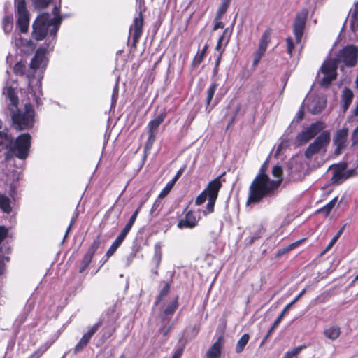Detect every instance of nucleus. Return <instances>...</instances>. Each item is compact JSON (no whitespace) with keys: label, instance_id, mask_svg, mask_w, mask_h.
<instances>
[{"label":"nucleus","instance_id":"obj_1","mask_svg":"<svg viewBox=\"0 0 358 358\" xmlns=\"http://www.w3.org/2000/svg\"><path fill=\"white\" fill-rule=\"evenodd\" d=\"M268 164L265 162L260 167L259 173L250 185L246 205L257 204L264 199L274 196L280 185V180H271L266 173Z\"/></svg>","mask_w":358,"mask_h":358},{"label":"nucleus","instance_id":"obj_2","mask_svg":"<svg viewBox=\"0 0 358 358\" xmlns=\"http://www.w3.org/2000/svg\"><path fill=\"white\" fill-rule=\"evenodd\" d=\"M62 22L60 16L50 18L48 13H43L37 16L32 25V37L36 41L43 40L48 33L50 27L52 28L50 29V36L55 37L59 30V24Z\"/></svg>","mask_w":358,"mask_h":358},{"label":"nucleus","instance_id":"obj_3","mask_svg":"<svg viewBox=\"0 0 358 358\" xmlns=\"http://www.w3.org/2000/svg\"><path fill=\"white\" fill-rule=\"evenodd\" d=\"M225 175V172L210 181L206 187L196 196L195 205L201 206L208 200L206 209L202 213L204 216L214 212L215 205L218 197V194L222 187L221 178Z\"/></svg>","mask_w":358,"mask_h":358},{"label":"nucleus","instance_id":"obj_4","mask_svg":"<svg viewBox=\"0 0 358 358\" xmlns=\"http://www.w3.org/2000/svg\"><path fill=\"white\" fill-rule=\"evenodd\" d=\"M10 113L13 127L16 131L29 130L34 127L35 111L31 103H26L23 111L17 108L10 110Z\"/></svg>","mask_w":358,"mask_h":358},{"label":"nucleus","instance_id":"obj_5","mask_svg":"<svg viewBox=\"0 0 358 358\" xmlns=\"http://www.w3.org/2000/svg\"><path fill=\"white\" fill-rule=\"evenodd\" d=\"M31 136L29 133L20 134L15 140L10 144L9 152L19 159H26L30 152L31 147Z\"/></svg>","mask_w":358,"mask_h":358},{"label":"nucleus","instance_id":"obj_6","mask_svg":"<svg viewBox=\"0 0 358 358\" xmlns=\"http://www.w3.org/2000/svg\"><path fill=\"white\" fill-rule=\"evenodd\" d=\"M331 137L329 131H322L315 139L311 143L305 150L304 155L306 159H310L313 156L320 152L325 153L327 147L330 143Z\"/></svg>","mask_w":358,"mask_h":358},{"label":"nucleus","instance_id":"obj_7","mask_svg":"<svg viewBox=\"0 0 358 358\" xmlns=\"http://www.w3.org/2000/svg\"><path fill=\"white\" fill-rule=\"evenodd\" d=\"M336 62L342 63L347 67H354L358 61V48L354 45L343 47L335 58Z\"/></svg>","mask_w":358,"mask_h":358},{"label":"nucleus","instance_id":"obj_8","mask_svg":"<svg viewBox=\"0 0 358 358\" xmlns=\"http://www.w3.org/2000/svg\"><path fill=\"white\" fill-rule=\"evenodd\" d=\"M338 63L336 59L334 60H325L321 67L320 71L324 74V77L321 79L320 84L322 87H329L331 83L336 80L337 77V68Z\"/></svg>","mask_w":358,"mask_h":358},{"label":"nucleus","instance_id":"obj_9","mask_svg":"<svg viewBox=\"0 0 358 358\" xmlns=\"http://www.w3.org/2000/svg\"><path fill=\"white\" fill-rule=\"evenodd\" d=\"M325 124L322 121L312 123L308 127L302 130L296 136V141L299 145H303L315 138L323 129Z\"/></svg>","mask_w":358,"mask_h":358},{"label":"nucleus","instance_id":"obj_10","mask_svg":"<svg viewBox=\"0 0 358 358\" xmlns=\"http://www.w3.org/2000/svg\"><path fill=\"white\" fill-rule=\"evenodd\" d=\"M101 234H99L96 236V238L93 241L89 248L87 249L86 253L80 261V266L79 268V273H83L89 266L92 260L95 255L96 250L99 248L101 245Z\"/></svg>","mask_w":358,"mask_h":358},{"label":"nucleus","instance_id":"obj_11","mask_svg":"<svg viewBox=\"0 0 358 358\" xmlns=\"http://www.w3.org/2000/svg\"><path fill=\"white\" fill-rule=\"evenodd\" d=\"M307 15L308 12L304 9L298 13L294 19L293 24V33L296 43H299L301 41L307 20Z\"/></svg>","mask_w":358,"mask_h":358},{"label":"nucleus","instance_id":"obj_12","mask_svg":"<svg viewBox=\"0 0 358 358\" xmlns=\"http://www.w3.org/2000/svg\"><path fill=\"white\" fill-rule=\"evenodd\" d=\"M348 129L342 128L336 131L334 137V144L336 146L334 154L338 156L348 145Z\"/></svg>","mask_w":358,"mask_h":358},{"label":"nucleus","instance_id":"obj_13","mask_svg":"<svg viewBox=\"0 0 358 358\" xmlns=\"http://www.w3.org/2000/svg\"><path fill=\"white\" fill-rule=\"evenodd\" d=\"M143 17L140 12L137 17H134L130 27V33L132 32V47L136 48L139 39L143 34Z\"/></svg>","mask_w":358,"mask_h":358},{"label":"nucleus","instance_id":"obj_14","mask_svg":"<svg viewBox=\"0 0 358 358\" xmlns=\"http://www.w3.org/2000/svg\"><path fill=\"white\" fill-rule=\"evenodd\" d=\"M101 325L102 321L99 320L98 322H96L92 327H91L87 332L83 335L80 340L74 347L73 352L75 354L81 352L88 345L92 337L98 331V329Z\"/></svg>","mask_w":358,"mask_h":358},{"label":"nucleus","instance_id":"obj_15","mask_svg":"<svg viewBox=\"0 0 358 358\" xmlns=\"http://www.w3.org/2000/svg\"><path fill=\"white\" fill-rule=\"evenodd\" d=\"M201 218V216L199 215H196V213L194 210H189L186 211L185 217L178 221L177 227L180 229H193L198 225V222Z\"/></svg>","mask_w":358,"mask_h":358},{"label":"nucleus","instance_id":"obj_16","mask_svg":"<svg viewBox=\"0 0 358 358\" xmlns=\"http://www.w3.org/2000/svg\"><path fill=\"white\" fill-rule=\"evenodd\" d=\"M224 344V336L220 335L207 350L205 355V358H221Z\"/></svg>","mask_w":358,"mask_h":358},{"label":"nucleus","instance_id":"obj_17","mask_svg":"<svg viewBox=\"0 0 358 358\" xmlns=\"http://www.w3.org/2000/svg\"><path fill=\"white\" fill-rule=\"evenodd\" d=\"M15 13L17 15L16 24L20 32H27L29 26V13L27 8L15 10Z\"/></svg>","mask_w":358,"mask_h":358},{"label":"nucleus","instance_id":"obj_18","mask_svg":"<svg viewBox=\"0 0 358 358\" xmlns=\"http://www.w3.org/2000/svg\"><path fill=\"white\" fill-rule=\"evenodd\" d=\"M3 94L10 101V103L8 105V109L9 111L18 108L19 99L14 87L12 86L5 87L3 89Z\"/></svg>","mask_w":358,"mask_h":358},{"label":"nucleus","instance_id":"obj_19","mask_svg":"<svg viewBox=\"0 0 358 358\" xmlns=\"http://www.w3.org/2000/svg\"><path fill=\"white\" fill-rule=\"evenodd\" d=\"M46 50L43 48H39L36 50L34 56L31 60L29 66L36 71L38 69L45 60Z\"/></svg>","mask_w":358,"mask_h":358},{"label":"nucleus","instance_id":"obj_20","mask_svg":"<svg viewBox=\"0 0 358 358\" xmlns=\"http://www.w3.org/2000/svg\"><path fill=\"white\" fill-rule=\"evenodd\" d=\"M346 166V164L336 166L331 179L333 184L339 185L342 182L343 179L348 178V176H345V173H343V171L345 169Z\"/></svg>","mask_w":358,"mask_h":358},{"label":"nucleus","instance_id":"obj_21","mask_svg":"<svg viewBox=\"0 0 358 358\" xmlns=\"http://www.w3.org/2000/svg\"><path fill=\"white\" fill-rule=\"evenodd\" d=\"M354 97V94L352 90L348 87H345L342 91L341 101L343 103L342 107L344 112H345L350 104L352 103Z\"/></svg>","mask_w":358,"mask_h":358},{"label":"nucleus","instance_id":"obj_22","mask_svg":"<svg viewBox=\"0 0 358 358\" xmlns=\"http://www.w3.org/2000/svg\"><path fill=\"white\" fill-rule=\"evenodd\" d=\"M341 334V327L336 324L331 325L328 328L324 329L323 331L324 336L331 341L336 340L340 336Z\"/></svg>","mask_w":358,"mask_h":358},{"label":"nucleus","instance_id":"obj_23","mask_svg":"<svg viewBox=\"0 0 358 358\" xmlns=\"http://www.w3.org/2000/svg\"><path fill=\"white\" fill-rule=\"evenodd\" d=\"M288 310V309L285 307L283 310L280 313V314L278 316V317L276 318V320L274 321L273 324H272V326L271 327V328L269 329V330L268 331L267 334L265 335V336L264 337V338L262 339L261 343H260V345H263L268 340V338H269V336H271V334L273 333V331H274V329L278 326V324L280 323V322L282 321V318L284 317L286 312Z\"/></svg>","mask_w":358,"mask_h":358},{"label":"nucleus","instance_id":"obj_24","mask_svg":"<svg viewBox=\"0 0 358 358\" xmlns=\"http://www.w3.org/2000/svg\"><path fill=\"white\" fill-rule=\"evenodd\" d=\"M272 31L273 29L270 27L266 29L259 40L258 48L266 51L268 45L271 42V36L272 34Z\"/></svg>","mask_w":358,"mask_h":358},{"label":"nucleus","instance_id":"obj_25","mask_svg":"<svg viewBox=\"0 0 358 358\" xmlns=\"http://www.w3.org/2000/svg\"><path fill=\"white\" fill-rule=\"evenodd\" d=\"M155 248V253L152 257V262L155 265L156 271H155V273L156 275L158 274L157 269L160 265L162 257V250L160 243H156L154 246Z\"/></svg>","mask_w":358,"mask_h":358},{"label":"nucleus","instance_id":"obj_26","mask_svg":"<svg viewBox=\"0 0 358 358\" xmlns=\"http://www.w3.org/2000/svg\"><path fill=\"white\" fill-rule=\"evenodd\" d=\"M0 209L6 214L12 212L10 199L1 193H0Z\"/></svg>","mask_w":358,"mask_h":358},{"label":"nucleus","instance_id":"obj_27","mask_svg":"<svg viewBox=\"0 0 358 358\" xmlns=\"http://www.w3.org/2000/svg\"><path fill=\"white\" fill-rule=\"evenodd\" d=\"M166 112H163L160 115H159L157 117L152 120L148 123V131H152L155 132V130H156L159 125L163 122L166 117Z\"/></svg>","mask_w":358,"mask_h":358},{"label":"nucleus","instance_id":"obj_28","mask_svg":"<svg viewBox=\"0 0 358 358\" xmlns=\"http://www.w3.org/2000/svg\"><path fill=\"white\" fill-rule=\"evenodd\" d=\"M171 289V283L164 282L163 288L160 290L159 294L157 296L155 301V306H157L161 301H162L169 294Z\"/></svg>","mask_w":358,"mask_h":358},{"label":"nucleus","instance_id":"obj_29","mask_svg":"<svg viewBox=\"0 0 358 358\" xmlns=\"http://www.w3.org/2000/svg\"><path fill=\"white\" fill-rule=\"evenodd\" d=\"M249 340L250 335L246 333L241 336V337L238 341L235 348V350L237 354H240L244 350L245 347L248 344Z\"/></svg>","mask_w":358,"mask_h":358},{"label":"nucleus","instance_id":"obj_30","mask_svg":"<svg viewBox=\"0 0 358 358\" xmlns=\"http://www.w3.org/2000/svg\"><path fill=\"white\" fill-rule=\"evenodd\" d=\"M304 241V239H301V240H299L296 242H294L291 244H289V245H287V247L285 248H280L279 249L276 254H275V257L276 258H280V257H282V255H284L285 254L287 253L288 252L295 249L296 247H298L303 241Z\"/></svg>","mask_w":358,"mask_h":358},{"label":"nucleus","instance_id":"obj_31","mask_svg":"<svg viewBox=\"0 0 358 358\" xmlns=\"http://www.w3.org/2000/svg\"><path fill=\"white\" fill-rule=\"evenodd\" d=\"M178 307V297L176 296L171 301L163 311V315L165 316H171L174 314Z\"/></svg>","mask_w":358,"mask_h":358},{"label":"nucleus","instance_id":"obj_32","mask_svg":"<svg viewBox=\"0 0 358 358\" xmlns=\"http://www.w3.org/2000/svg\"><path fill=\"white\" fill-rule=\"evenodd\" d=\"M51 342H46L36 349L28 358H41L42 355L50 348Z\"/></svg>","mask_w":358,"mask_h":358},{"label":"nucleus","instance_id":"obj_33","mask_svg":"<svg viewBox=\"0 0 358 358\" xmlns=\"http://www.w3.org/2000/svg\"><path fill=\"white\" fill-rule=\"evenodd\" d=\"M338 200V197H334L332 200H331L327 204H326L322 208L317 210V213H323L325 217H327L334 207L335 206Z\"/></svg>","mask_w":358,"mask_h":358},{"label":"nucleus","instance_id":"obj_34","mask_svg":"<svg viewBox=\"0 0 358 358\" xmlns=\"http://www.w3.org/2000/svg\"><path fill=\"white\" fill-rule=\"evenodd\" d=\"M231 35V31L229 30V28H226L223 32L222 36L219 38L215 49L216 50H220L222 46V43L223 41H225V45H227L230 39Z\"/></svg>","mask_w":358,"mask_h":358},{"label":"nucleus","instance_id":"obj_35","mask_svg":"<svg viewBox=\"0 0 358 358\" xmlns=\"http://www.w3.org/2000/svg\"><path fill=\"white\" fill-rule=\"evenodd\" d=\"M306 348L307 345L305 344L299 345L285 352L282 358H297V356L301 352V351L306 349Z\"/></svg>","mask_w":358,"mask_h":358},{"label":"nucleus","instance_id":"obj_36","mask_svg":"<svg viewBox=\"0 0 358 358\" xmlns=\"http://www.w3.org/2000/svg\"><path fill=\"white\" fill-rule=\"evenodd\" d=\"M26 62L22 60L17 62L13 66V72L16 75L24 76L26 74Z\"/></svg>","mask_w":358,"mask_h":358},{"label":"nucleus","instance_id":"obj_37","mask_svg":"<svg viewBox=\"0 0 358 358\" xmlns=\"http://www.w3.org/2000/svg\"><path fill=\"white\" fill-rule=\"evenodd\" d=\"M122 243L120 242H119L117 240L115 239V241L113 242V243L111 244V245L110 246L109 249L107 250L106 253V259L103 261V264H101V266L105 263L106 262L108 259L114 255V253L115 252V251L117 250V249L120 246Z\"/></svg>","mask_w":358,"mask_h":358},{"label":"nucleus","instance_id":"obj_38","mask_svg":"<svg viewBox=\"0 0 358 358\" xmlns=\"http://www.w3.org/2000/svg\"><path fill=\"white\" fill-rule=\"evenodd\" d=\"M217 87H218V84L216 82H214L211 84V85L208 89L207 97H206V104L207 106L210 105Z\"/></svg>","mask_w":358,"mask_h":358},{"label":"nucleus","instance_id":"obj_39","mask_svg":"<svg viewBox=\"0 0 358 358\" xmlns=\"http://www.w3.org/2000/svg\"><path fill=\"white\" fill-rule=\"evenodd\" d=\"M144 203H145V201H141L140 203L138 208L135 210V211L133 213V214L130 217L128 222L125 225L126 227H127L129 229H131L132 226L134 225V224L137 218L138 213H140L143 206L144 205Z\"/></svg>","mask_w":358,"mask_h":358},{"label":"nucleus","instance_id":"obj_40","mask_svg":"<svg viewBox=\"0 0 358 358\" xmlns=\"http://www.w3.org/2000/svg\"><path fill=\"white\" fill-rule=\"evenodd\" d=\"M156 136L155 134V132L148 131V138L147 139V141L145 144L144 149L145 151L150 150L153 146V144L155 141Z\"/></svg>","mask_w":358,"mask_h":358},{"label":"nucleus","instance_id":"obj_41","mask_svg":"<svg viewBox=\"0 0 358 358\" xmlns=\"http://www.w3.org/2000/svg\"><path fill=\"white\" fill-rule=\"evenodd\" d=\"M286 48H287V53L289 56V57H292L293 52L295 48L294 43L291 36H288L285 39Z\"/></svg>","mask_w":358,"mask_h":358},{"label":"nucleus","instance_id":"obj_42","mask_svg":"<svg viewBox=\"0 0 358 358\" xmlns=\"http://www.w3.org/2000/svg\"><path fill=\"white\" fill-rule=\"evenodd\" d=\"M3 30L8 33L13 29V17L11 16H6L3 20Z\"/></svg>","mask_w":358,"mask_h":358},{"label":"nucleus","instance_id":"obj_43","mask_svg":"<svg viewBox=\"0 0 358 358\" xmlns=\"http://www.w3.org/2000/svg\"><path fill=\"white\" fill-rule=\"evenodd\" d=\"M282 173H283L282 169L280 165L277 164L273 167L272 175L274 177L277 178L276 180H280V184L282 182Z\"/></svg>","mask_w":358,"mask_h":358},{"label":"nucleus","instance_id":"obj_44","mask_svg":"<svg viewBox=\"0 0 358 358\" xmlns=\"http://www.w3.org/2000/svg\"><path fill=\"white\" fill-rule=\"evenodd\" d=\"M173 186V184H172L171 182H169L160 192L159 194L158 195V199H164L169 194Z\"/></svg>","mask_w":358,"mask_h":358},{"label":"nucleus","instance_id":"obj_45","mask_svg":"<svg viewBox=\"0 0 358 358\" xmlns=\"http://www.w3.org/2000/svg\"><path fill=\"white\" fill-rule=\"evenodd\" d=\"M229 6L222 3L217 10L215 20H220L222 17L223 15L227 12Z\"/></svg>","mask_w":358,"mask_h":358},{"label":"nucleus","instance_id":"obj_46","mask_svg":"<svg viewBox=\"0 0 358 358\" xmlns=\"http://www.w3.org/2000/svg\"><path fill=\"white\" fill-rule=\"evenodd\" d=\"M265 52H266V51H264L263 50H261L259 48L257 49V50L254 54V59H253V63H252L253 66H256L259 64V62H260L262 57L264 56Z\"/></svg>","mask_w":358,"mask_h":358},{"label":"nucleus","instance_id":"obj_47","mask_svg":"<svg viewBox=\"0 0 358 358\" xmlns=\"http://www.w3.org/2000/svg\"><path fill=\"white\" fill-rule=\"evenodd\" d=\"M343 229H341L334 236L331 238V241L329 242V243L328 244V245L327 246L324 252H327L328 250H329L336 243V241H338V239L340 238V236H341L342 233H343Z\"/></svg>","mask_w":358,"mask_h":358},{"label":"nucleus","instance_id":"obj_48","mask_svg":"<svg viewBox=\"0 0 358 358\" xmlns=\"http://www.w3.org/2000/svg\"><path fill=\"white\" fill-rule=\"evenodd\" d=\"M11 137L4 131H0V146L4 145L8 142H11Z\"/></svg>","mask_w":358,"mask_h":358},{"label":"nucleus","instance_id":"obj_49","mask_svg":"<svg viewBox=\"0 0 358 358\" xmlns=\"http://www.w3.org/2000/svg\"><path fill=\"white\" fill-rule=\"evenodd\" d=\"M51 1L52 0H34V3L36 8L43 9L47 8Z\"/></svg>","mask_w":358,"mask_h":358},{"label":"nucleus","instance_id":"obj_50","mask_svg":"<svg viewBox=\"0 0 358 358\" xmlns=\"http://www.w3.org/2000/svg\"><path fill=\"white\" fill-rule=\"evenodd\" d=\"M131 229L128 228L127 227L124 226V229L122 230L120 234L117 236V237L115 238L119 242L122 243L125 238L127 237V234L130 231Z\"/></svg>","mask_w":358,"mask_h":358},{"label":"nucleus","instance_id":"obj_51","mask_svg":"<svg viewBox=\"0 0 358 358\" xmlns=\"http://www.w3.org/2000/svg\"><path fill=\"white\" fill-rule=\"evenodd\" d=\"M187 168V165L184 164L182 166H181L178 171H177L176 174L173 177V178L170 181L172 184L175 185V183L177 182V180L180 178V177L182 176V174L184 173Z\"/></svg>","mask_w":358,"mask_h":358},{"label":"nucleus","instance_id":"obj_52","mask_svg":"<svg viewBox=\"0 0 358 358\" xmlns=\"http://www.w3.org/2000/svg\"><path fill=\"white\" fill-rule=\"evenodd\" d=\"M203 59L204 57L197 52L192 61L191 66L192 67L199 66L203 62Z\"/></svg>","mask_w":358,"mask_h":358},{"label":"nucleus","instance_id":"obj_53","mask_svg":"<svg viewBox=\"0 0 358 358\" xmlns=\"http://www.w3.org/2000/svg\"><path fill=\"white\" fill-rule=\"evenodd\" d=\"M306 292V289H303L302 291H301L300 293L294 298V299L288 303L285 307L289 310L295 303H296L300 299L301 297L303 296Z\"/></svg>","mask_w":358,"mask_h":358},{"label":"nucleus","instance_id":"obj_54","mask_svg":"<svg viewBox=\"0 0 358 358\" xmlns=\"http://www.w3.org/2000/svg\"><path fill=\"white\" fill-rule=\"evenodd\" d=\"M8 229L5 226H0V244L7 237Z\"/></svg>","mask_w":358,"mask_h":358},{"label":"nucleus","instance_id":"obj_55","mask_svg":"<svg viewBox=\"0 0 358 358\" xmlns=\"http://www.w3.org/2000/svg\"><path fill=\"white\" fill-rule=\"evenodd\" d=\"M265 230L262 225H257L256 229L252 232V235L258 236V239L260 238L264 234Z\"/></svg>","mask_w":358,"mask_h":358},{"label":"nucleus","instance_id":"obj_56","mask_svg":"<svg viewBox=\"0 0 358 358\" xmlns=\"http://www.w3.org/2000/svg\"><path fill=\"white\" fill-rule=\"evenodd\" d=\"M15 10L26 9V0H15Z\"/></svg>","mask_w":358,"mask_h":358},{"label":"nucleus","instance_id":"obj_57","mask_svg":"<svg viewBox=\"0 0 358 358\" xmlns=\"http://www.w3.org/2000/svg\"><path fill=\"white\" fill-rule=\"evenodd\" d=\"M352 145L353 146L358 145V126L355 128L352 134Z\"/></svg>","mask_w":358,"mask_h":358},{"label":"nucleus","instance_id":"obj_58","mask_svg":"<svg viewBox=\"0 0 358 358\" xmlns=\"http://www.w3.org/2000/svg\"><path fill=\"white\" fill-rule=\"evenodd\" d=\"M161 199H157L152 206V208H151V213H153L155 212V210H159L161 208H162V202H161Z\"/></svg>","mask_w":358,"mask_h":358},{"label":"nucleus","instance_id":"obj_59","mask_svg":"<svg viewBox=\"0 0 358 358\" xmlns=\"http://www.w3.org/2000/svg\"><path fill=\"white\" fill-rule=\"evenodd\" d=\"M221 59H222V54H220L216 61H215V67L213 69V73L214 75H216L217 73H218V68H219V66H220V62H221Z\"/></svg>","mask_w":358,"mask_h":358},{"label":"nucleus","instance_id":"obj_60","mask_svg":"<svg viewBox=\"0 0 358 358\" xmlns=\"http://www.w3.org/2000/svg\"><path fill=\"white\" fill-rule=\"evenodd\" d=\"M183 350V348H178L176 350L171 358H181Z\"/></svg>","mask_w":358,"mask_h":358},{"label":"nucleus","instance_id":"obj_61","mask_svg":"<svg viewBox=\"0 0 358 358\" xmlns=\"http://www.w3.org/2000/svg\"><path fill=\"white\" fill-rule=\"evenodd\" d=\"M304 117V110L303 108H301L296 113V121L300 122L301 121Z\"/></svg>","mask_w":358,"mask_h":358},{"label":"nucleus","instance_id":"obj_62","mask_svg":"<svg viewBox=\"0 0 358 358\" xmlns=\"http://www.w3.org/2000/svg\"><path fill=\"white\" fill-rule=\"evenodd\" d=\"M258 239V236H249L246 238V244L248 245H250L252 244H253L255 243V241L256 240Z\"/></svg>","mask_w":358,"mask_h":358},{"label":"nucleus","instance_id":"obj_63","mask_svg":"<svg viewBox=\"0 0 358 358\" xmlns=\"http://www.w3.org/2000/svg\"><path fill=\"white\" fill-rule=\"evenodd\" d=\"M215 21H216V22L214 24L213 31H215V30H217L218 29H223L224 28V24L222 22L220 21V20H215Z\"/></svg>","mask_w":358,"mask_h":358},{"label":"nucleus","instance_id":"obj_64","mask_svg":"<svg viewBox=\"0 0 358 358\" xmlns=\"http://www.w3.org/2000/svg\"><path fill=\"white\" fill-rule=\"evenodd\" d=\"M208 45L207 44H206L203 46V48H202V50H201V52H198L199 54L202 55L203 57H205L206 52H207V50H208Z\"/></svg>","mask_w":358,"mask_h":358}]
</instances>
